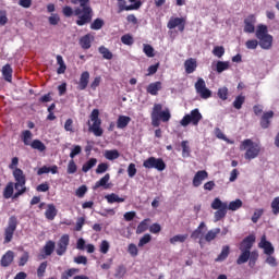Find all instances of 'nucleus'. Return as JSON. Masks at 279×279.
Instances as JSON below:
<instances>
[{"instance_id": "obj_56", "label": "nucleus", "mask_w": 279, "mask_h": 279, "mask_svg": "<svg viewBox=\"0 0 279 279\" xmlns=\"http://www.w3.org/2000/svg\"><path fill=\"white\" fill-rule=\"evenodd\" d=\"M248 260L251 266L256 265V260H258V251L250 252Z\"/></svg>"}, {"instance_id": "obj_28", "label": "nucleus", "mask_w": 279, "mask_h": 279, "mask_svg": "<svg viewBox=\"0 0 279 279\" xmlns=\"http://www.w3.org/2000/svg\"><path fill=\"white\" fill-rule=\"evenodd\" d=\"M130 121H132L131 117L120 116L118 118L117 128H119V130H123V128H128Z\"/></svg>"}, {"instance_id": "obj_50", "label": "nucleus", "mask_w": 279, "mask_h": 279, "mask_svg": "<svg viewBox=\"0 0 279 279\" xmlns=\"http://www.w3.org/2000/svg\"><path fill=\"white\" fill-rule=\"evenodd\" d=\"M271 209L275 215H279V196L275 197L271 202Z\"/></svg>"}, {"instance_id": "obj_55", "label": "nucleus", "mask_w": 279, "mask_h": 279, "mask_svg": "<svg viewBox=\"0 0 279 279\" xmlns=\"http://www.w3.org/2000/svg\"><path fill=\"white\" fill-rule=\"evenodd\" d=\"M48 23H50V25H58V23H60V15L52 13L48 17Z\"/></svg>"}, {"instance_id": "obj_51", "label": "nucleus", "mask_w": 279, "mask_h": 279, "mask_svg": "<svg viewBox=\"0 0 279 279\" xmlns=\"http://www.w3.org/2000/svg\"><path fill=\"white\" fill-rule=\"evenodd\" d=\"M101 27H104V20H101V19H96L90 24V29H101Z\"/></svg>"}, {"instance_id": "obj_46", "label": "nucleus", "mask_w": 279, "mask_h": 279, "mask_svg": "<svg viewBox=\"0 0 279 279\" xmlns=\"http://www.w3.org/2000/svg\"><path fill=\"white\" fill-rule=\"evenodd\" d=\"M83 49H90V36L86 35L80 40Z\"/></svg>"}, {"instance_id": "obj_58", "label": "nucleus", "mask_w": 279, "mask_h": 279, "mask_svg": "<svg viewBox=\"0 0 279 279\" xmlns=\"http://www.w3.org/2000/svg\"><path fill=\"white\" fill-rule=\"evenodd\" d=\"M77 171V165H75V161L72 159L69 161L68 165V173L73 174Z\"/></svg>"}, {"instance_id": "obj_6", "label": "nucleus", "mask_w": 279, "mask_h": 279, "mask_svg": "<svg viewBox=\"0 0 279 279\" xmlns=\"http://www.w3.org/2000/svg\"><path fill=\"white\" fill-rule=\"evenodd\" d=\"M171 119V111L169 109H165L162 111V105L155 104L151 111V125L154 128H158L160 125V120L163 123H167Z\"/></svg>"}, {"instance_id": "obj_53", "label": "nucleus", "mask_w": 279, "mask_h": 279, "mask_svg": "<svg viewBox=\"0 0 279 279\" xmlns=\"http://www.w3.org/2000/svg\"><path fill=\"white\" fill-rule=\"evenodd\" d=\"M258 40L257 39H248L246 43H245V47L246 49H257L258 47Z\"/></svg>"}, {"instance_id": "obj_14", "label": "nucleus", "mask_w": 279, "mask_h": 279, "mask_svg": "<svg viewBox=\"0 0 279 279\" xmlns=\"http://www.w3.org/2000/svg\"><path fill=\"white\" fill-rule=\"evenodd\" d=\"M69 247V234H63L57 244L58 256H63Z\"/></svg>"}, {"instance_id": "obj_23", "label": "nucleus", "mask_w": 279, "mask_h": 279, "mask_svg": "<svg viewBox=\"0 0 279 279\" xmlns=\"http://www.w3.org/2000/svg\"><path fill=\"white\" fill-rule=\"evenodd\" d=\"M204 228H206V222H201L197 229L192 232L191 239H201L199 243H202V236H204Z\"/></svg>"}, {"instance_id": "obj_16", "label": "nucleus", "mask_w": 279, "mask_h": 279, "mask_svg": "<svg viewBox=\"0 0 279 279\" xmlns=\"http://www.w3.org/2000/svg\"><path fill=\"white\" fill-rule=\"evenodd\" d=\"M185 20L183 17H171L168 22V29L179 28V32H184Z\"/></svg>"}, {"instance_id": "obj_13", "label": "nucleus", "mask_w": 279, "mask_h": 279, "mask_svg": "<svg viewBox=\"0 0 279 279\" xmlns=\"http://www.w3.org/2000/svg\"><path fill=\"white\" fill-rule=\"evenodd\" d=\"M244 32L245 34H254L256 32V16L248 15L244 20Z\"/></svg>"}, {"instance_id": "obj_52", "label": "nucleus", "mask_w": 279, "mask_h": 279, "mask_svg": "<svg viewBox=\"0 0 279 279\" xmlns=\"http://www.w3.org/2000/svg\"><path fill=\"white\" fill-rule=\"evenodd\" d=\"M45 271H47V262H43L38 269H37V276L38 278H43L45 276Z\"/></svg>"}, {"instance_id": "obj_54", "label": "nucleus", "mask_w": 279, "mask_h": 279, "mask_svg": "<svg viewBox=\"0 0 279 279\" xmlns=\"http://www.w3.org/2000/svg\"><path fill=\"white\" fill-rule=\"evenodd\" d=\"M218 97L226 101L228 99V87H221L218 89Z\"/></svg>"}, {"instance_id": "obj_60", "label": "nucleus", "mask_w": 279, "mask_h": 279, "mask_svg": "<svg viewBox=\"0 0 279 279\" xmlns=\"http://www.w3.org/2000/svg\"><path fill=\"white\" fill-rule=\"evenodd\" d=\"M260 217H263V209H256L252 217L253 223H257Z\"/></svg>"}, {"instance_id": "obj_64", "label": "nucleus", "mask_w": 279, "mask_h": 279, "mask_svg": "<svg viewBox=\"0 0 279 279\" xmlns=\"http://www.w3.org/2000/svg\"><path fill=\"white\" fill-rule=\"evenodd\" d=\"M108 163H100L98 165L97 169H96V173L101 174V173H106V171H108Z\"/></svg>"}, {"instance_id": "obj_63", "label": "nucleus", "mask_w": 279, "mask_h": 279, "mask_svg": "<svg viewBox=\"0 0 279 279\" xmlns=\"http://www.w3.org/2000/svg\"><path fill=\"white\" fill-rule=\"evenodd\" d=\"M128 173L129 178H134V175H136V165L130 163L128 167Z\"/></svg>"}, {"instance_id": "obj_4", "label": "nucleus", "mask_w": 279, "mask_h": 279, "mask_svg": "<svg viewBox=\"0 0 279 279\" xmlns=\"http://www.w3.org/2000/svg\"><path fill=\"white\" fill-rule=\"evenodd\" d=\"M260 144L255 143L251 138L244 140L240 144V151H245V160H254L260 156Z\"/></svg>"}, {"instance_id": "obj_43", "label": "nucleus", "mask_w": 279, "mask_h": 279, "mask_svg": "<svg viewBox=\"0 0 279 279\" xmlns=\"http://www.w3.org/2000/svg\"><path fill=\"white\" fill-rule=\"evenodd\" d=\"M223 53H226V48H223V46H216L213 49V54L216 58H223Z\"/></svg>"}, {"instance_id": "obj_37", "label": "nucleus", "mask_w": 279, "mask_h": 279, "mask_svg": "<svg viewBox=\"0 0 279 279\" xmlns=\"http://www.w3.org/2000/svg\"><path fill=\"white\" fill-rule=\"evenodd\" d=\"M57 63L59 64V69L57 70V73L59 75H62L64 71H66V64H64V59H62V56H57Z\"/></svg>"}, {"instance_id": "obj_62", "label": "nucleus", "mask_w": 279, "mask_h": 279, "mask_svg": "<svg viewBox=\"0 0 279 279\" xmlns=\"http://www.w3.org/2000/svg\"><path fill=\"white\" fill-rule=\"evenodd\" d=\"M128 252L131 256H138V247H136V244H130Z\"/></svg>"}, {"instance_id": "obj_21", "label": "nucleus", "mask_w": 279, "mask_h": 279, "mask_svg": "<svg viewBox=\"0 0 279 279\" xmlns=\"http://www.w3.org/2000/svg\"><path fill=\"white\" fill-rule=\"evenodd\" d=\"M269 119H274V111L265 112L260 119V125L263 130H267L269 125H271V121Z\"/></svg>"}, {"instance_id": "obj_47", "label": "nucleus", "mask_w": 279, "mask_h": 279, "mask_svg": "<svg viewBox=\"0 0 279 279\" xmlns=\"http://www.w3.org/2000/svg\"><path fill=\"white\" fill-rule=\"evenodd\" d=\"M149 228V226L147 225V219L143 220L136 229V234H143V232H146V230Z\"/></svg>"}, {"instance_id": "obj_57", "label": "nucleus", "mask_w": 279, "mask_h": 279, "mask_svg": "<svg viewBox=\"0 0 279 279\" xmlns=\"http://www.w3.org/2000/svg\"><path fill=\"white\" fill-rule=\"evenodd\" d=\"M109 250H110V243L108 241H106V240L102 241L100 243V252H101V254H108Z\"/></svg>"}, {"instance_id": "obj_17", "label": "nucleus", "mask_w": 279, "mask_h": 279, "mask_svg": "<svg viewBox=\"0 0 279 279\" xmlns=\"http://www.w3.org/2000/svg\"><path fill=\"white\" fill-rule=\"evenodd\" d=\"M208 178V172L206 170H199L195 173L194 178H193V186H195V189H197L198 186H202V182L204 180H207Z\"/></svg>"}, {"instance_id": "obj_5", "label": "nucleus", "mask_w": 279, "mask_h": 279, "mask_svg": "<svg viewBox=\"0 0 279 279\" xmlns=\"http://www.w3.org/2000/svg\"><path fill=\"white\" fill-rule=\"evenodd\" d=\"M256 242V236L248 235L246 236L240 244V256L236 259L238 265H244V263H247L250 260V252L252 251V247L254 246V243Z\"/></svg>"}, {"instance_id": "obj_9", "label": "nucleus", "mask_w": 279, "mask_h": 279, "mask_svg": "<svg viewBox=\"0 0 279 279\" xmlns=\"http://www.w3.org/2000/svg\"><path fill=\"white\" fill-rule=\"evenodd\" d=\"M203 117L199 112V109H193L190 113L185 114L183 119L180 121V125L182 128H186L192 123V125H199V121H202Z\"/></svg>"}, {"instance_id": "obj_44", "label": "nucleus", "mask_w": 279, "mask_h": 279, "mask_svg": "<svg viewBox=\"0 0 279 279\" xmlns=\"http://www.w3.org/2000/svg\"><path fill=\"white\" fill-rule=\"evenodd\" d=\"M142 3L141 1L135 2L134 4H131L129 7H125V4H120V11L123 12V10L130 11V10H138L141 8Z\"/></svg>"}, {"instance_id": "obj_12", "label": "nucleus", "mask_w": 279, "mask_h": 279, "mask_svg": "<svg viewBox=\"0 0 279 279\" xmlns=\"http://www.w3.org/2000/svg\"><path fill=\"white\" fill-rule=\"evenodd\" d=\"M196 93L202 97V99H208L213 96V92L206 87V82L204 78H198L195 83Z\"/></svg>"}, {"instance_id": "obj_48", "label": "nucleus", "mask_w": 279, "mask_h": 279, "mask_svg": "<svg viewBox=\"0 0 279 279\" xmlns=\"http://www.w3.org/2000/svg\"><path fill=\"white\" fill-rule=\"evenodd\" d=\"M151 241V235L149 233L144 234L142 239H140L138 247H144V245H147Z\"/></svg>"}, {"instance_id": "obj_20", "label": "nucleus", "mask_w": 279, "mask_h": 279, "mask_svg": "<svg viewBox=\"0 0 279 279\" xmlns=\"http://www.w3.org/2000/svg\"><path fill=\"white\" fill-rule=\"evenodd\" d=\"M11 263H14V252L8 251L1 258V267H10Z\"/></svg>"}, {"instance_id": "obj_38", "label": "nucleus", "mask_w": 279, "mask_h": 279, "mask_svg": "<svg viewBox=\"0 0 279 279\" xmlns=\"http://www.w3.org/2000/svg\"><path fill=\"white\" fill-rule=\"evenodd\" d=\"M108 182H110L109 173L105 174V177H102L99 181H97L94 189H99V186H105V189H108V186L106 185L108 184Z\"/></svg>"}, {"instance_id": "obj_29", "label": "nucleus", "mask_w": 279, "mask_h": 279, "mask_svg": "<svg viewBox=\"0 0 279 279\" xmlns=\"http://www.w3.org/2000/svg\"><path fill=\"white\" fill-rule=\"evenodd\" d=\"M220 233H221L220 228L211 229L205 234V241H207V243H210V241H215V239H217V234H220Z\"/></svg>"}, {"instance_id": "obj_33", "label": "nucleus", "mask_w": 279, "mask_h": 279, "mask_svg": "<svg viewBox=\"0 0 279 279\" xmlns=\"http://www.w3.org/2000/svg\"><path fill=\"white\" fill-rule=\"evenodd\" d=\"M14 195V183L10 182L7 184L4 191H3V197L4 199H10Z\"/></svg>"}, {"instance_id": "obj_19", "label": "nucleus", "mask_w": 279, "mask_h": 279, "mask_svg": "<svg viewBox=\"0 0 279 279\" xmlns=\"http://www.w3.org/2000/svg\"><path fill=\"white\" fill-rule=\"evenodd\" d=\"M211 68L214 71H217V73H223V71L230 69V63L229 61H217L211 64Z\"/></svg>"}, {"instance_id": "obj_45", "label": "nucleus", "mask_w": 279, "mask_h": 279, "mask_svg": "<svg viewBox=\"0 0 279 279\" xmlns=\"http://www.w3.org/2000/svg\"><path fill=\"white\" fill-rule=\"evenodd\" d=\"M243 104H245V96H238L235 100L233 101V107L236 110H241Z\"/></svg>"}, {"instance_id": "obj_10", "label": "nucleus", "mask_w": 279, "mask_h": 279, "mask_svg": "<svg viewBox=\"0 0 279 279\" xmlns=\"http://www.w3.org/2000/svg\"><path fill=\"white\" fill-rule=\"evenodd\" d=\"M19 226V219L16 216H11L8 221V226L4 229V243H11L12 239H14V232H16V228Z\"/></svg>"}, {"instance_id": "obj_59", "label": "nucleus", "mask_w": 279, "mask_h": 279, "mask_svg": "<svg viewBox=\"0 0 279 279\" xmlns=\"http://www.w3.org/2000/svg\"><path fill=\"white\" fill-rule=\"evenodd\" d=\"M123 45H134V38L131 35H124L121 37Z\"/></svg>"}, {"instance_id": "obj_24", "label": "nucleus", "mask_w": 279, "mask_h": 279, "mask_svg": "<svg viewBox=\"0 0 279 279\" xmlns=\"http://www.w3.org/2000/svg\"><path fill=\"white\" fill-rule=\"evenodd\" d=\"M105 199H107L108 204H122L123 202H125V197H121L116 193L106 195Z\"/></svg>"}, {"instance_id": "obj_22", "label": "nucleus", "mask_w": 279, "mask_h": 279, "mask_svg": "<svg viewBox=\"0 0 279 279\" xmlns=\"http://www.w3.org/2000/svg\"><path fill=\"white\" fill-rule=\"evenodd\" d=\"M185 73L191 74L195 73L197 69V60L190 58L184 62Z\"/></svg>"}, {"instance_id": "obj_32", "label": "nucleus", "mask_w": 279, "mask_h": 279, "mask_svg": "<svg viewBox=\"0 0 279 279\" xmlns=\"http://www.w3.org/2000/svg\"><path fill=\"white\" fill-rule=\"evenodd\" d=\"M97 165V158H90L87 162H85L82 167L83 173H88L93 167Z\"/></svg>"}, {"instance_id": "obj_1", "label": "nucleus", "mask_w": 279, "mask_h": 279, "mask_svg": "<svg viewBox=\"0 0 279 279\" xmlns=\"http://www.w3.org/2000/svg\"><path fill=\"white\" fill-rule=\"evenodd\" d=\"M73 5H78L74 9L66 5L63 7L62 13L64 16H77L76 25L82 27L83 25H88L93 21V8H90V0H71Z\"/></svg>"}, {"instance_id": "obj_7", "label": "nucleus", "mask_w": 279, "mask_h": 279, "mask_svg": "<svg viewBox=\"0 0 279 279\" xmlns=\"http://www.w3.org/2000/svg\"><path fill=\"white\" fill-rule=\"evenodd\" d=\"M13 177L15 180L14 187H15V191H17L13 195V199H17V197H21V195H23L27 191V187L25 186L26 179H25V173L20 168H15L13 170Z\"/></svg>"}, {"instance_id": "obj_2", "label": "nucleus", "mask_w": 279, "mask_h": 279, "mask_svg": "<svg viewBox=\"0 0 279 279\" xmlns=\"http://www.w3.org/2000/svg\"><path fill=\"white\" fill-rule=\"evenodd\" d=\"M243 206L242 199H235L233 202L223 203L221 198L217 197L211 203L213 210H216L214 214V221L217 223V221H221L228 215V210H239Z\"/></svg>"}, {"instance_id": "obj_61", "label": "nucleus", "mask_w": 279, "mask_h": 279, "mask_svg": "<svg viewBox=\"0 0 279 279\" xmlns=\"http://www.w3.org/2000/svg\"><path fill=\"white\" fill-rule=\"evenodd\" d=\"M8 23V12L5 10L0 11V25L3 26Z\"/></svg>"}, {"instance_id": "obj_30", "label": "nucleus", "mask_w": 279, "mask_h": 279, "mask_svg": "<svg viewBox=\"0 0 279 279\" xmlns=\"http://www.w3.org/2000/svg\"><path fill=\"white\" fill-rule=\"evenodd\" d=\"M21 138L24 145H32V138H34V134H32V131L25 130L22 132Z\"/></svg>"}, {"instance_id": "obj_27", "label": "nucleus", "mask_w": 279, "mask_h": 279, "mask_svg": "<svg viewBox=\"0 0 279 279\" xmlns=\"http://www.w3.org/2000/svg\"><path fill=\"white\" fill-rule=\"evenodd\" d=\"M228 256H230V246L225 245V246H222L221 253L216 258V263H223V260H226V258H228Z\"/></svg>"}, {"instance_id": "obj_3", "label": "nucleus", "mask_w": 279, "mask_h": 279, "mask_svg": "<svg viewBox=\"0 0 279 279\" xmlns=\"http://www.w3.org/2000/svg\"><path fill=\"white\" fill-rule=\"evenodd\" d=\"M257 43L262 49L268 51L274 46V36L269 34L267 25L259 24L255 31Z\"/></svg>"}, {"instance_id": "obj_40", "label": "nucleus", "mask_w": 279, "mask_h": 279, "mask_svg": "<svg viewBox=\"0 0 279 279\" xmlns=\"http://www.w3.org/2000/svg\"><path fill=\"white\" fill-rule=\"evenodd\" d=\"M31 147L33 149H37L38 151H45V149H47V146H45V144L39 140H34L31 144Z\"/></svg>"}, {"instance_id": "obj_31", "label": "nucleus", "mask_w": 279, "mask_h": 279, "mask_svg": "<svg viewBox=\"0 0 279 279\" xmlns=\"http://www.w3.org/2000/svg\"><path fill=\"white\" fill-rule=\"evenodd\" d=\"M2 75L5 82H12V66L10 64H5L2 68Z\"/></svg>"}, {"instance_id": "obj_26", "label": "nucleus", "mask_w": 279, "mask_h": 279, "mask_svg": "<svg viewBox=\"0 0 279 279\" xmlns=\"http://www.w3.org/2000/svg\"><path fill=\"white\" fill-rule=\"evenodd\" d=\"M161 89H162V83L155 82L148 85L147 93H149V95H158V90H161Z\"/></svg>"}, {"instance_id": "obj_34", "label": "nucleus", "mask_w": 279, "mask_h": 279, "mask_svg": "<svg viewBox=\"0 0 279 279\" xmlns=\"http://www.w3.org/2000/svg\"><path fill=\"white\" fill-rule=\"evenodd\" d=\"M98 51L105 60H112L113 54L108 48H106V46H100Z\"/></svg>"}, {"instance_id": "obj_36", "label": "nucleus", "mask_w": 279, "mask_h": 279, "mask_svg": "<svg viewBox=\"0 0 279 279\" xmlns=\"http://www.w3.org/2000/svg\"><path fill=\"white\" fill-rule=\"evenodd\" d=\"M189 239V234H178L170 239V243L175 245V243H184Z\"/></svg>"}, {"instance_id": "obj_25", "label": "nucleus", "mask_w": 279, "mask_h": 279, "mask_svg": "<svg viewBox=\"0 0 279 279\" xmlns=\"http://www.w3.org/2000/svg\"><path fill=\"white\" fill-rule=\"evenodd\" d=\"M56 215H58V209H56V205L49 204L45 213L46 219H49V221H53L56 219Z\"/></svg>"}, {"instance_id": "obj_41", "label": "nucleus", "mask_w": 279, "mask_h": 279, "mask_svg": "<svg viewBox=\"0 0 279 279\" xmlns=\"http://www.w3.org/2000/svg\"><path fill=\"white\" fill-rule=\"evenodd\" d=\"M181 147H182V156H183V158H189V156H191V147H189V142L187 141H183L181 143Z\"/></svg>"}, {"instance_id": "obj_42", "label": "nucleus", "mask_w": 279, "mask_h": 279, "mask_svg": "<svg viewBox=\"0 0 279 279\" xmlns=\"http://www.w3.org/2000/svg\"><path fill=\"white\" fill-rule=\"evenodd\" d=\"M143 51H144L145 56H147V58H154V56H156L154 53V47H151V45H149V44L143 45Z\"/></svg>"}, {"instance_id": "obj_39", "label": "nucleus", "mask_w": 279, "mask_h": 279, "mask_svg": "<svg viewBox=\"0 0 279 279\" xmlns=\"http://www.w3.org/2000/svg\"><path fill=\"white\" fill-rule=\"evenodd\" d=\"M46 256H51L53 254V250H56V242L48 241L46 245L44 246Z\"/></svg>"}, {"instance_id": "obj_49", "label": "nucleus", "mask_w": 279, "mask_h": 279, "mask_svg": "<svg viewBox=\"0 0 279 279\" xmlns=\"http://www.w3.org/2000/svg\"><path fill=\"white\" fill-rule=\"evenodd\" d=\"M266 259L265 263L267 265H269L270 267H278V260L276 259V257L271 256V255H266Z\"/></svg>"}, {"instance_id": "obj_18", "label": "nucleus", "mask_w": 279, "mask_h": 279, "mask_svg": "<svg viewBox=\"0 0 279 279\" xmlns=\"http://www.w3.org/2000/svg\"><path fill=\"white\" fill-rule=\"evenodd\" d=\"M89 80L90 73H88V71L83 72L78 81V90H86V86H88Z\"/></svg>"}, {"instance_id": "obj_8", "label": "nucleus", "mask_w": 279, "mask_h": 279, "mask_svg": "<svg viewBox=\"0 0 279 279\" xmlns=\"http://www.w3.org/2000/svg\"><path fill=\"white\" fill-rule=\"evenodd\" d=\"M89 118L93 122V124L89 125V132H93L95 136H102L104 130L101 129V119H99V109H94Z\"/></svg>"}, {"instance_id": "obj_35", "label": "nucleus", "mask_w": 279, "mask_h": 279, "mask_svg": "<svg viewBox=\"0 0 279 279\" xmlns=\"http://www.w3.org/2000/svg\"><path fill=\"white\" fill-rule=\"evenodd\" d=\"M104 156L107 160H117L120 154H119V150L112 149V150H105Z\"/></svg>"}, {"instance_id": "obj_11", "label": "nucleus", "mask_w": 279, "mask_h": 279, "mask_svg": "<svg viewBox=\"0 0 279 279\" xmlns=\"http://www.w3.org/2000/svg\"><path fill=\"white\" fill-rule=\"evenodd\" d=\"M143 167H145V169H157V171H165V169H167L165 160L156 157H149L148 159H146L143 162Z\"/></svg>"}, {"instance_id": "obj_15", "label": "nucleus", "mask_w": 279, "mask_h": 279, "mask_svg": "<svg viewBox=\"0 0 279 279\" xmlns=\"http://www.w3.org/2000/svg\"><path fill=\"white\" fill-rule=\"evenodd\" d=\"M258 247H260V250H264V254L266 255H271L274 254V252H276L274 245L271 244V242L267 241V235L265 234L262 236L260 242L258 243Z\"/></svg>"}]
</instances>
